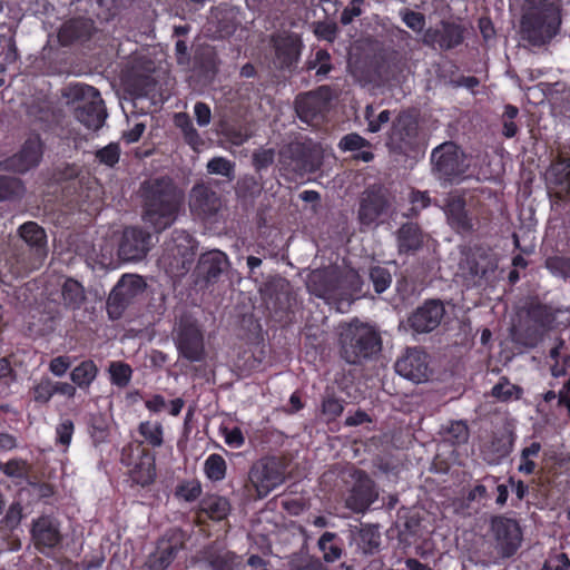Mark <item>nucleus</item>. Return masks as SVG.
Instances as JSON below:
<instances>
[{
	"label": "nucleus",
	"instance_id": "obj_1",
	"mask_svg": "<svg viewBox=\"0 0 570 570\" xmlns=\"http://www.w3.org/2000/svg\"><path fill=\"white\" fill-rule=\"evenodd\" d=\"M144 220L157 233L170 227L178 217L184 194L168 176L149 179L141 185Z\"/></svg>",
	"mask_w": 570,
	"mask_h": 570
},
{
	"label": "nucleus",
	"instance_id": "obj_2",
	"mask_svg": "<svg viewBox=\"0 0 570 570\" xmlns=\"http://www.w3.org/2000/svg\"><path fill=\"white\" fill-rule=\"evenodd\" d=\"M535 11H528L521 18V37L533 47H542L560 32L561 6L550 2Z\"/></svg>",
	"mask_w": 570,
	"mask_h": 570
},
{
	"label": "nucleus",
	"instance_id": "obj_3",
	"mask_svg": "<svg viewBox=\"0 0 570 570\" xmlns=\"http://www.w3.org/2000/svg\"><path fill=\"white\" fill-rule=\"evenodd\" d=\"M341 357L348 364L372 360L382 348L380 334L365 324H350L340 336Z\"/></svg>",
	"mask_w": 570,
	"mask_h": 570
},
{
	"label": "nucleus",
	"instance_id": "obj_4",
	"mask_svg": "<svg viewBox=\"0 0 570 570\" xmlns=\"http://www.w3.org/2000/svg\"><path fill=\"white\" fill-rule=\"evenodd\" d=\"M286 466L277 456H265L256 461L248 471L245 492L252 500L266 498L285 481Z\"/></svg>",
	"mask_w": 570,
	"mask_h": 570
},
{
	"label": "nucleus",
	"instance_id": "obj_5",
	"mask_svg": "<svg viewBox=\"0 0 570 570\" xmlns=\"http://www.w3.org/2000/svg\"><path fill=\"white\" fill-rule=\"evenodd\" d=\"M385 145L390 153L414 157L420 151L421 136L416 110H403L392 121Z\"/></svg>",
	"mask_w": 570,
	"mask_h": 570
},
{
	"label": "nucleus",
	"instance_id": "obj_6",
	"mask_svg": "<svg viewBox=\"0 0 570 570\" xmlns=\"http://www.w3.org/2000/svg\"><path fill=\"white\" fill-rule=\"evenodd\" d=\"M197 240L184 229H174L170 239L165 243L161 262L173 276L186 275L194 263Z\"/></svg>",
	"mask_w": 570,
	"mask_h": 570
},
{
	"label": "nucleus",
	"instance_id": "obj_7",
	"mask_svg": "<svg viewBox=\"0 0 570 570\" xmlns=\"http://www.w3.org/2000/svg\"><path fill=\"white\" fill-rule=\"evenodd\" d=\"M45 150L46 144L40 132L30 130L18 150L0 160V171L24 175L41 164Z\"/></svg>",
	"mask_w": 570,
	"mask_h": 570
},
{
	"label": "nucleus",
	"instance_id": "obj_8",
	"mask_svg": "<svg viewBox=\"0 0 570 570\" xmlns=\"http://www.w3.org/2000/svg\"><path fill=\"white\" fill-rule=\"evenodd\" d=\"M69 97L82 101V105L78 106L75 111L78 121L91 130L102 127L107 111L98 89L86 83L70 85Z\"/></svg>",
	"mask_w": 570,
	"mask_h": 570
},
{
	"label": "nucleus",
	"instance_id": "obj_9",
	"mask_svg": "<svg viewBox=\"0 0 570 570\" xmlns=\"http://www.w3.org/2000/svg\"><path fill=\"white\" fill-rule=\"evenodd\" d=\"M279 165L291 179L303 178L320 167L313 148L302 141H292L279 150Z\"/></svg>",
	"mask_w": 570,
	"mask_h": 570
},
{
	"label": "nucleus",
	"instance_id": "obj_10",
	"mask_svg": "<svg viewBox=\"0 0 570 570\" xmlns=\"http://www.w3.org/2000/svg\"><path fill=\"white\" fill-rule=\"evenodd\" d=\"M430 160L434 163V171L440 178L450 183L461 180L469 168L465 154L453 141L435 147Z\"/></svg>",
	"mask_w": 570,
	"mask_h": 570
},
{
	"label": "nucleus",
	"instance_id": "obj_11",
	"mask_svg": "<svg viewBox=\"0 0 570 570\" xmlns=\"http://www.w3.org/2000/svg\"><path fill=\"white\" fill-rule=\"evenodd\" d=\"M230 263L226 253L210 249L199 255L191 273V282L198 291H206L218 283L229 268Z\"/></svg>",
	"mask_w": 570,
	"mask_h": 570
},
{
	"label": "nucleus",
	"instance_id": "obj_12",
	"mask_svg": "<svg viewBox=\"0 0 570 570\" xmlns=\"http://www.w3.org/2000/svg\"><path fill=\"white\" fill-rule=\"evenodd\" d=\"M295 112L301 121L311 126H320L326 119L331 108V97L327 87L299 94L294 101Z\"/></svg>",
	"mask_w": 570,
	"mask_h": 570
},
{
	"label": "nucleus",
	"instance_id": "obj_13",
	"mask_svg": "<svg viewBox=\"0 0 570 570\" xmlns=\"http://www.w3.org/2000/svg\"><path fill=\"white\" fill-rule=\"evenodd\" d=\"M122 463L128 466L127 483L130 489H149L156 481V455L148 448H141L137 458L129 460L124 458Z\"/></svg>",
	"mask_w": 570,
	"mask_h": 570
},
{
	"label": "nucleus",
	"instance_id": "obj_14",
	"mask_svg": "<svg viewBox=\"0 0 570 570\" xmlns=\"http://www.w3.org/2000/svg\"><path fill=\"white\" fill-rule=\"evenodd\" d=\"M490 528L495 548L501 557H513L522 542V530L519 522L505 515H495L491 519Z\"/></svg>",
	"mask_w": 570,
	"mask_h": 570
},
{
	"label": "nucleus",
	"instance_id": "obj_15",
	"mask_svg": "<svg viewBox=\"0 0 570 570\" xmlns=\"http://www.w3.org/2000/svg\"><path fill=\"white\" fill-rule=\"evenodd\" d=\"M176 346L181 357L202 362L205 358V342L200 326L190 320H181L176 336Z\"/></svg>",
	"mask_w": 570,
	"mask_h": 570
},
{
	"label": "nucleus",
	"instance_id": "obj_16",
	"mask_svg": "<svg viewBox=\"0 0 570 570\" xmlns=\"http://www.w3.org/2000/svg\"><path fill=\"white\" fill-rule=\"evenodd\" d=\"M153 235L138 226H130L124 229L118 255L121 259L134 262L146 257L151 248Z\"/></svg>",
	"mask_w": 570,
	"mask_h": 570
},
{
	"label": "nucleus",
	"instance_id": "obj_17",
	"mask_svg": "<svg viewBox=\"0 0 570 570\" xmlns=\"http://www.w3.org/2000/svg\"><path fill=\"white\" fill-rule=\"evenodd\" d=\"M354 484L351 488L345 504L356 513H364L377 499L379 493L374 481L363 470H355L353 473Z\"/></svg>",
	"mask_w": 570,
	"mask_h": 570
},
{
	"label": "nucleus",
	"instance_id": "obj_18",
	"mask_svg": "<svg viewBox=\"0 0 570 570\" xmlns=\"http://www.w3.org/2000/svg\"><path fill=\"white\" fill-rule=\"evenodd\" d=\"M189 208L202 220H210L222 208V199L214 188L205 183L193 186L189 193Z\"/></svg>",
	"mask_w": 570,
	"mask_h": 570
},
{
	"label": "nucleus",
	"instance_id": "obj_19",
	"mask_svg": "<svg viewBox=\"0 0 570 570\" xmlns=\"http://www.w3.org/2000/svg\"><path fill=\"white\" fill-rule=\"evenodd\" d=\"M144 286L139 276H122L107 301L109 316L114 320L120 317L130 299L141 292Z\"/></svg>",
	"mask_w": 570,
	"mask_h": 570
},
{
	"label": "nucleus",
	"instance_id": "obj_20",
	"mask_svg": "<svg viewBox=\"0 0 570 570\" xmlns=\"http://www.w3.org/2000/svg\"><path fill=\"white\" fill-rule=\"evenodd\" d=\"M98 31L91 18L73 17L66 20L58 30V41L61 46L83 45L91 40Z\"/></svg>",
	"mask_w": 570,
	"mask_h": 570
},
{
	"label": "nucleus",
	"instance_id": "obj_21",
	"mask_svg": "<svg viewBox=\"0 0 570 570\" xmlns=\"http://www.w3.org/2000/svg\"><path fill=\"white\" fill-rule=\"evenodd\" d=\"M395 371L401 376L422 383L428 381V354L417 347H410L395 363Z\"/></svg>",
	"mask_w": 570,
	"mask_h": 570
},
{
	"label": "nucleus",
	"instance_id": "obj_22",
	"mask_svg": "<svg viewBox=\"0 0 570 570\" xmlns=\"http://www.w3.org/2000/svg\"><path fill=\"white\" fill-rule=\"evenodd\" d=\"M31 537L35 547L42 553L46 549L57 548L62 540L58 522L49 515H41L33 520Z\"/></svg>",
	"mask_w": 570,
	"mask_h": 570
},
{
	"label": "nucleus",
	"instance_id": "obj_23",
	"mask_svg": "<svg viewBox=\"0 0 570 570\" xmlns=\"http://www.w3.org/2000/svg\"><path fill=\"white\" fill-rule=\"evenodd\" d=\"M514 441L515 434L511 431L493 434L482 446L483 459L491 465L500 464L512 452Z\"/></svg>",
	"mask_w": 570,
	"mask_h": 570
},
{
	"label": "nucleus",
	"instance_id": "obj_24",
	"mask_svg": "<svg viewBox=\"0 0 570 570\" xmlns=\"http://www.w3.org/2000/svg\"><path fill=\"white\" fill-rule=\"evenodd\" d=\"M303 43L295 33H288L275 41V56L282 69L294 67L301 56Z\"/></svg>",
	"mask_w": 570,
	"mask_h": 570
},
{
	"label": "nucleus",
	"instance_id": "obj_25",
	"mask_svg": "<svg viewBox=\"0 0 570 570\" xmlns=\"http://www.w3.org/2000/svg\"><path fill=\"white\" fill-rule=\"evenodd\" d=\"M464 30L454 22L443 21L434 31L430 28V45H438L442 50H450L463 42Z\"/></svg>",
	"mask_w": 570,
	"mask_h": 570
},
{
	"label": "nucleus",
	"instance_id": "obj_26",
	"mask_svg": "<svg viewBox=\"0 0 570 570\" xmlns=\"http://www.w3.org/2000/svg\"><path fill=\"white\" fill-rule=\"evenodd\" d=\"M60 304L68 311L76 312L83 307L87 294L83 285L73 277H66L60 285Z\"/></svg>",
	"mask_w": 570,
	"mask_h": 570
},
{
	"label": "nucleus",
	"instance_id": "obj_27",
	"mask_svg": "<svg viewBox=\"0 0 570 570\" xmlns=\"http://www.w3.org/2000/svg\"><path fill=\"white\" fill-rule=\"evenodd\" d=\"M307 286L309 292L320 298H338L337 273L326 271L314 272Z\"/></svg>",
	"mask_w": 570,
	"mask_h": 570
},
{
	"label": "nucleus",
	"instance_id": "obj_28",
	"mask_svg": "<svg viewBox=\"0 0 570 570\" xmlns=\"http://www.w3.org/2000/svg\"><path fill=\"white\" fill-rule=\"evenodd\" d=\"M232 510L230 502L227 498L218 494H206L198 505V517H207L213 521L225 520Z\"/></svg>",
	"mask_w": 570,
	"mask_h": 570
},
{
	"label": "nucleus",
	"instance_id": "obj_29",
	"mask_svg": "<svg viewBox=\"0 0 570 570\" xmlns=\"http://www.w3.org/2000/svg\"><path fill=\"white\" fill-rule=\"evenodd\" d=\"M465 198L463 196H452L445 205V214L452 227L461 232H470L473 227L471 218L465 208Z\"/></svg>",
	"mask_w": 570,
	"mask_h": 570
},
{
	"label": "nucleus",
	"instance_id": "obj_30",
	"mask_svg": "<svg viewBox=\"0 0 570 570\" xmlns=\"http://www.w3.org/2000/svg\"><path fill=\"white\" fill-rule=\"evenodd\" d=\"M179 547L168 539H160L156 550L148 557L149 570H166L178 553Z\"/></svg>",
	"mask_w": 570,
	"mask_h": 570
},
{
	"label": "nucleus",
	"instance_id": "obj_31",
	"mask_svg": "<svg viewBox=\"0 0 570 570\" xmlns=\"http://www.w3.org/2000/svg\"><path fill=\"white\" fill-rule=\"evenodd\" d=\"M353 541L363 554H374L380 550L381 533L376 525H362L353 532Z\"/></svg>",
	"mask_w": 570,
	"mask_h": 570
},
{
	"label": "nucleus",
	"instance_id": "obj_32",
	"mask_svg": "<svg viewBox=\"0 0 570 570\" xmlns=\"http://www.w3.org/2000/svg\"><path fill=\"white\" fill-rule=\"evenodd\" d=\"M458 446L440 438L436 443L435 455L430 463V471L446 473L451 465L458 460Z\"/></svg>",
	"mask_w": 570,
	"mask_h": 570
},
{
	"label": "nucleus",
	"instance_id": "obj_33",
	"mask_svg": "<svg viewBox=\"0 0 570 570\" xmlns=\"http://www.w3.org/2000/svg\"><path fill=\"white\" fill-rule=\"evenodd\" d=\"M363 291V279L358 272L350 268L342 273H337V297L342 299H351Z\"/></svg>",
	"mask_w": 570,
	"mask_h": 570
},
{
	"label": "nucleus",
	"instance_id": "obj_34",
	"mask_svg": "<svg viewBox=\"0 0 570 570\" xmlns=\"http://www.w3.org/2000/svg\"><path fill=\"white\" fill-rule=\"evenodd\" d=\"M385 198L376 193L367 194L362 199L358 209L360 222L364 225L373 224L385 210Z\"/></svg>",
	"mask_w": 570,
	"mask_h": 570
},
{
	"label": "nucleus",
	"instance_id": "obj_35",
	"mask_svg": "<svg viewBox=\"0 0 570 570\" xmlns=\"http://www.w3.org/2000/svg\"><path fill=\"white\" fill-rule=\"evenodd\" d=\"M423 243L422 232L417 224H403L397 230L399 252L409 254L417 250Z\"/></svg>",
	"mask_w": 570,
	"mask_h": 570
},
{
	"label": "nucleus",
	"instance_id": "obj_36",
	"mask_svg": "<svg viewBox=\"0 0 570 570\" xmlns=\"http://www.w3.org/2000/svg\"><path fill=\"white\" fill-rule=\"evenodd\" d=\"M87 425L88 433L95 446L108 442L110 435V423L106 414L101 412L89 414Z\"/></svg>",
	"mask_w": 570,
	"mask_h": 570
},
{
	"label": "nucleus",
	"instance_id": "obj_37",
	"mask_svg": "<svg viewBox=\"0 0 570 570\" xmlns=\"http://www.w3.org/2000/svg\"><path fill=\"white\" fill-rule=\"evenodd\" d=\"M99 373L97 364L92 360L81 361L70 372L71 382L80 390L87 391Z\"/></svg>",
	"mask_w": 570,
	"mask_h": 570
},
{
	"label": "nucleus",
	"instance_id": "obj_38",
	"mask_svg": "<svg viewBox=\"0 0 570 570\" xmlns=\"http://www.w3.org/2000/svg\"><path fill=\"white\" fill-rule=\"evenodd\" d=\"M542 445L538 441H532L523 446L519 455L518 472L523 475L538 473V459L540 456Z\"/></svg>",
	"mask_w": 570,
	"mask_h": 570
},
{
	"label": "nucleus",
	"instance_id": "obj_39",
	"mask_svg": "<svg viewBox=\"0 0 570 570\" xmlns=\"http://www.w3.org/2000/svg\"><path fill=\"white\" fill-rule=\"evenodd\" d=\"M490 395L499 402L509 403L520 400L523 395V389L511 383L508 376H501L492 386Z\"/></svg>",
	"mask_w": 570,
	"mask_h": 570
},
{
	"label": "nucleus",
	"instance_id": "obj_40",
	"mask_svg": "<svg viewBox=\"0 0 570 570\" xmlns=\"http://www.w3.org/2000/svg\"><path fill=\"white\" fill-rule=\"evenodd\" d=\"M307 70H315L317 80H324L333 70L332 57L326 49L320 48L312 52L306 61Z\"/></svg>",
	"mask_w": 570,
	"mask_h": 570
},
{
	"label": "nucleus",
	"instance_id": "obj_41",
	"mask_svg": "<svg viewBox=\"0 0 570 570\" xmlns=\"http://www.w3.org/2000/svg\"><path fill=\"white\" fill-rule=\"evenodd\" d=\"M137 431L144 439L138 443V450L144 448V443L154 449L160 448L164 444V428L161 423L142 421L139 423Z\"/></svg>",
	"mask_w": 570,
	"mask_h": 570
},
{
	"label": "nucleus",
	"instance_id": "obj_42",
	"mask_svg": "<svg viewBox=\"0 0 570 570\" xmlns=\"http://www.w3.org/2000/svg\"><path fill=\"white\" fill-rule=\"evenodd\" d=\"M440 438L446 440L455 446L464 444L469 440V428L463 421H452L440 431Z\"/></svg>",
	"mask_w": 570,
	"mask_h": 570
},
{
	"label": "nucleus",
	"instance_id": "obj_43",
	"mask_svg": "<svg viewBox=\"0 0 570 570\" xmlns=\"http://www.w3.org/2000/svg\"><path fill=\"white\" fill-rule=\"evenodd\" d=\"M21 238L30 246L42 248L47 243L45 229L35 222H27L19 227Z\"/></svg>",
	"mask_w": 570,
	"mask_h": 570
},
{
	"label": "nucleus",
	"instance_id": "obj_44",
	"mask_svg": "<svg viewBox=\"0 0 570 570\" xmlns=\"http://www.w3.org/2000/svg\"><path fill=\"white\" fill-rule=\"evenodd\" d=\"M227 463L225 459L217 453H212L204 462V473L212 482H219L226 478Z\"/></svg>",
	"mask_w": 570,
	"mask_h": 570
},
{
	"label": "nucleus",
	"instance_id": "obj_45",
	"mask_svg": "<svg viewBox=\"0 0 570 570\" xmlns=\"http://www.w3.org/2000/svg\"><path fill=\"white\" fill-rule=\"evenodd\" d=\"M4 472L3 474L7 478L12 479L16 483H21L22 481L27 480L29 478V474L31 472V465L28 462V460L23 458H11L8 460L4 465Z\"/></svg>",
	"mask_w": 570,
	"mask_h": 570
},
{
	"label": "nucleus",
	"instance_id": "obj_46",
	"mask_svg": "<svg viewBox=\"0 0 570 570\" xmlns=\"http://www.w3.org/2000/svg\"><path fill=\"white\" fill-rule=\"evenodd\" d=\"M338 537L334 532H324L318 539V548L326 562H334L342 556V548L335 542Z\"/></svg>",
	"mask_w": 570,
	"mask_h": 570
},
{
	"label": "nucleus",
	"instance_id": "obj_47",
	"mask_svg": "<svg viewBox=\"0 0 570 570\" xmlns=\"http://www.w3.org/2000/svg\"><path fill=\"white\" fill-rule=\"evenodd\" d=\"M548 175L556 185H570V158L558 157L552 161Z\"/></svg>",
	"mask_w": 570,
	"mask_h": 570
},
{
	"label": "nucleus",
	"instance_id": "obj_48",
	"mask_svg": "<svg viewBox=\"0 0 570 570\" xmlns=\"http://www.w3.org/2000/svg\"><path fill=\"white\" fill-rule=\"evenodd\" d=\"M529 318L541 327H549L556 320L552 308L546 304H531L528 308Z\"/></svg>",
	"mask_w": 570,
	"mask_h": 570
},
{
	"label": "nucleus",
	"instance_id": "obj_49",
	"mask_svg": "<svg viewBox=\"0 0 570 570\" xmlns=\"http://www.w3.org/2000/svg\"><path fill=\"white\" fill-rule=\"evenodd\" d=\"M32 401L39 405H46L55 395L53 381L43 376L30 390Z\"/></svg>",
	"mask_w": 570,
	"mask_h": 570
},
{
	"label": "nucleus",
	"instance_id": "obj_50",
	"mask_svg": "<svg viewBox=\"0 0 570 570\" xmlns=\"http://www.w3.org/2000/svg\"><path fill=\"white\" fill-rule=\"evenodd\" d=\"M375 108L372 105H367L364 110V118L367 122V131L370 132H379L382 128L389 124L391 119V111L384 109L379 114L375 112Z\"/></svg>",
	"mask_w": 570,
	"mask_h": 570
},
{
	"label": "nucleus",
	"instance_id": "obj_51",
	"mask_svg": "<svg viewBox=\"0 0 570 570\" xmlns=\"http://www.w3.org/2000/svg\"><path fill=\"white\" fill-rule=\"evenodd\" d=\"M110 382L118 387H126L132 376V368L129 364L118 361L109 365Z\"/></svg>",
	"mask_w": 570,
	"mask_h": 570
},
{
	"label": "nucleus",
	"instance_id": "obj_52",
	"mask_svg": "<svg viewBox=\"0 0 570 570\" xmlns=\"http://www.w3.org/2000/svg\"><path fill=\"white\" fill-rule=\"evenodd\" d=\"M202 491V484L198 480H184L177 484L174 494L178 500L194 502L200 497Z\"/></svg>",
	"mask_w": 570,
	"mask_h": 570
},
{
	"label": "nucleus",
	"instance_id": "obj_53",
	"mask_svg": "<svg viewBox=\"0 0 570 570\" xmlns=\"http://www.w3.org/2000/svg\"><path fill=\"white\" fill-rule=\"evenodd\" d=\"M120 146L118 142H109L107 146L95 151V159L109 168H114L120 159Z\"/></svg>",
	"mask_w": 570,
	"mask_h": 570
},
{
	"label": "nucleus",
	"instance_id": "obj_54",
	"mask_svg": "<svg viewBox=\"0 0 570 570\" xmlns=\"http://www.w3.org/2000/svg\"><path fill=\"white\" fill-rule=\"evenodd\" d=\"M23 189L21 179L0 175V202L18 197Z\"/></svg>",
	"mask_w": 570,
	"mask_h": 570
},
{
	"label": "nucleus",
	"instance_id": "obj_55",
	"mask_svg": "<svg viewBox=\"0 0 570 570\" xmlns=\"http://www.w3.org/2000/svg\"><path fill=\"white\" fill-rule=\"evenodd\" d=\"M413 334L428 333V301H424L407 318Z\"/></svg>",
	"mask_w": 570,
	"mask_h": 570
},
{
	"label": "nucleus",
	"instance_id": "obj_56",
	"mask_svg": "<svg viewBox=\"0 0 570 570\" xmlns=\"http://www.w3.org/2000/svg\"><path fill=\"white\" fill-rule=\"evenodd\" d=\"M370 279L376 294L384 293L392 283L390 271L383 266H373L370 268Z\"/></svg>",
	"mask_w": 570,
	"mask_h": 570
},
{
	"label": "nucleus",
	"instance_id": "obj_57",
	"mask_svg": "<svg viewBox=\"0 0 570 570\" xmlns=\"http://www.w3.org/2000/svg\"><path fill=\"white\" fill-rule=\"evenodd\" d=\"M546 268L554 276L570 278V257L554 255L546 259Z\"/></svg>",
	"mask_w": 570,
	"mask_h": 570
},
{
	"label": "nucleus",
	"instance_id": "obj_58",
	"mask_svg": "<svg viewBox=\"0 0 570 570\" xmlns=\"http://www.w3.org/2000/svg\"><path fill=\"white\" fill-rule=\"evenodd\" d=\"M262 191V186L253 176H246L237 181L236 194L239 198H255Z\"/></svg>",
	"mask_w": 570,
	"mask_h": 570
},
{
	"label": "nucleus",
	"instance_id": "obj_59",
	"mask_svg": "<svg viewBox=\"0 0 570 570\" xmlns=\"http://www.w3.org/2000/svg\"><path fill=\"white\" fill-rule=\"evenodd\" d=\"M372 144L356 132L343 136L338 141V148L342 151H358L363 148H371Z\"/></svg>",
	"mask_w": 570,
	"mask_h": 570
},
{
	"label": "nucleus",
	"instance_id": "obj_60",
	"mask_svg": "<svg viewBox=\"0 0 570 570\" xmlns=\"http://www.w3.org/2000/svg\"><path fill=\"white\" fill-rule=\"evenodd\" d=\"M207 170L209 174L233 178L235 173V165L224 157H214L208 161Z\"/></svg>",
	"mask_w": 570,
	"mask_h": 570
},
{
	"label": "nucleus",
	"instance_id": "obj_61",
	"mask_svg": "<svg viewBox=\"0 0 570 570\" xmlns=\"http://www.w3.org/2000/svg\"><path fill=\"white\" fill-rule=\"evenodd\" d=\"M75 432L73 422L69 419L60 422L56 428V443L66 449L70 445Z\"/></svg>",
	"mask_w": 570,
	"mask_h": 570
},
{
	"label": "nucleus",
	"instance_id": "obj_62",
	"mask_svg": "<svg viewBox=\"0 0 570 570\" xmlns=\"http://www.w3.org/2000/svg\"><path fill=\"white\" fill-rule=\"evenodd\" d=\"M344 411L343 401L334 395L325 397L322 402V412L330 420H335Z\"/></svg>",
	"mask_w": 570,
	"mask_h": 570
},
{
	"label": "nucleus",
	"instance_id": "obj_63",
	"mask_svg": "<svg viewBox=\"0 0 570 570\" xmlns=\"http://www.w3.org/2000/svg\"><path fill=\"white\" fill-rule=\"evenodd\" d=\"M364 0H351L347 7L341 13L340 21L343 26H347L353 22L356 17H360L363 12Z\"/></svg>",
	"mask_w": 570,
	"mask_h": 570
},
{
	"label": "nucleus",
	"instance_id": "obj_64",
	"mask_svg": "<svg viewBox=\"0 0 570 570\" xmlns=\"http://www.w3.org/2000/svg\"><path fill=\"white\" fill-rule=\"evenodd\" d=\"M212 570H237L236 556L227 552L218 554L209 561Z\"/></svg>",
	"mask_w": 570,
	"mask_h": 570
}]
</instances>
